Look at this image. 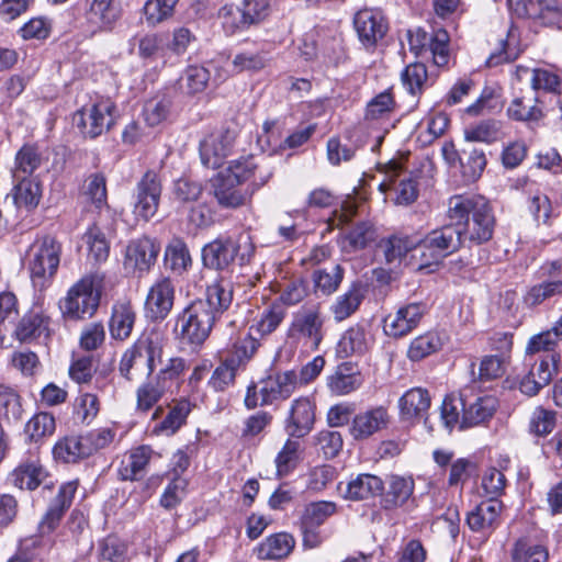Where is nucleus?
<instances>
[{"instance_id":"1","label":"nucleus","mask_w":562,"mask_h":562,"mask_svg":"<svg viewBox=\"0 0 562 562\" xmlns=\"http://www.w3.org/2000/svg\"><path fill=\"white\" fill-rule=\"evenodd\" d=\"M273 171L266 160L256 161L254 157L233 160L227 168L210 179V194L221 209L236 210L244 206L249 194L241 188L243 183L251 180L254 190L265 186Z\"/></svg>"},{"instance_id":"2","label":"nucleus","mask_w":562,"mask_h":562,"mask_svg":"<svg viewBox=\"0 0 562 562\" xmlns=\"http://www.w3.org/2000/svg\"><path fill=\"white\" fill-rule=\"evenodd\" d=\"M449 221H458L464 226V239L475 244L490 240L493 236L495 218L487 200L481 195L458 194L448 201Z\"/></svg>"},{"instance_id":"3","label":"nucleus","mask_w":562,"mask_h":562,"mask_svg":"<svg viewBox=\"0 0 562 562\" xmlns=\"http://www.w3.org/2000/svg\"><path fill=\"white\" fill-rule=\"evenodd\" d=\"M464 226L461 222L450 223L432 229L418 240V271L432 272L447 256L458 251L464 244Z\"/></svg>"},{"instance_id":"4","label":"nucleus","mask_w":562,"mask_h":562,"mask_svg":"<svg viewBox=\"0 0 562 562\" xmlns=\"http://www.w3.org/2000/svg\"><path fill=\"white\" fill-rule=\"evenodd\" d=\"M104 288L102 273H90L77 281L60 303L63 315L71 321H83L92 317L100 305Z\"/></svg>"},{"instance_id":"5","label":"nucleus","mask_w":562,"mask_h":562,"mask_svg":"<svg viewBox=\"0 0 562 562\" xmlns=\"http://www.w3.org/2000/svg\"><path fill=\"white\" fill-rule=\"evenodd\" d=\"M217 318L203 303L195 300L176 317L175 338L184 346L201 347L210 337Z\"/></svg>"},{"instance_id":"6","label":"nucleus","mask_w":562,"mask_h":562,"mask_svg":"<svg viewBox=\"0 0 562 562\" xmlns=\"http://www.w3.org/2000/svg\"><path fill=\"white\" fill-rule=\"evenodd\" d=\"M113 439L114 432L109 428L94 429L85 435L66 436L55 443L53 454L57 461L77 463L108 447Z\"/></svg>"},{"instance_id":"7","label":"nucleus","mask_w":562,"mask_h":562,"mask_svg":"<svg viewBox=\"0 0 562 562\" xmlns=\"http://www.w3.org/2000/svg\"><path fill=\"white\" fill-rule=\"evenodd\" d=\"M61 245L50 236L36 239L26 252L27 269L33 285L45 289L57 272L60 262Z\"/></svg>"},{"instance_id":"8","label":"nucleus","mask_w":562,"mask_h":562,"mask_svg":"<svg viewBox=\"0 0 562 562\" xmlns=\"http://www.w3.org/2000/svg\"><path fill=\"white\" fill-rule=\"evenodd\" d=\"M325 315L319 305L302 307L292 318L288 329V337L303 341L311 350H318L324 336Z\"/></svg>"},{"instance_id":"9","label":"nucleus","mask_w":562,"mask_h":562,"mask_svg":"<svg viewBox=\"0 0 562 562\" xmlns=\"http://www.w3.org/2000/svg\"><path fill=\"white\" fill-rule=\"evenodd\" d=\"M115 109L110 100H101L90 108L77 111L72 121L85 136L95 138L114 124Z\"/></svg>"},{"instance_id":"10","label":"nucleus","mask_w":562,"mask_h":562,"mask_svg":"<svg viewBox=\"0 0 562 562\" xmlns=\"http://www.w3.org/2000/svg\"><path fill=\"white\" fill-rule=\"evenodd\" d=\"M161 181L158 173L148 170L136 184L133 213L137 220L148 222L159 207L161 196Z\"/></svg>"},{"instance_id":"11","label":"nucleus","mask_w":562,"mask_h":562,"mask_svg":"<svg viewBox=\"0 0 562 562\" xmlns=\"http://www.w3.org/2000/svg\"><path fill=\"white\" fill-rule=\"evenodd\" d=\"M121 15L117 0H83V24L91 35L112 31Z\"/></svg>"},{"instance_id":"12","label":"nucleus","mask_w":562,"mask_h":562,"mask_svg":"<svg viewBox=\"0 0 562 562\" xmlns=\"http://www.w3.org/2000/svg\"><path fill=\"white\" fill-rule=\"evenodd\" d=\"M269 0H244L243 8L224 7L221 11L223 26L234 33L237 29H245L257 24L269 15Z\"/></svg>"},{"instance_id":"13","label":"nucleus","mask_w":562,"mask_h":562,"mask_svg":"<svg viewBox=\"0 0 562 562\" xmlns=\"http://www.w3.org/2000/svg\"><path fill=\"white\" fill-rule=\"evenodd\" d=\"M78 486V480L68 481L59 486L58 493L50 501L38 522L37 531L40 536L50 535L58 528L64 515L72 504Z\"/></svg>"},{"instance_id":"14","label":"nucleus","mask_w":562,"mask_h":562,"mask_svg":"<svg viewBox=\"0 0 562 562\" xmlns=\"http://www.w3.org/2000/svg\"><path fill=\"white\" fill-rule=\"evenodd\" d=\"M176 299V288L170 278L161 277L150 288L145 300L146 317L160 323L170 314Z\"/></svg>"},{"instance_id":"15","label":"nucleus","mask_w":562,"mask_h":562,"mask_svg":"<svg viewBox=\"0 0 562 562\" xmlns=\"http://www.w3.org/2000/svg\"><path fill=\"white\" fill-rule=\"evenodd\" d=\"M160 247L149 237L131 240L126 246L123 267L127 272L143 274L155 265Z\"/></svg>"},{"instance_id":"16","label":"nucleus","mask_w":562,"mask_h":562,"mask_svg":"<svg viewBox=\"0 0 562 562\" xmlns=\"http://www.w3.org/2000/svg\"><path fill=\"white\" fill-rule=\"evenodd\" d=\"M427 306L423 302L408 303L401 306L394 314H389L384 319L386 335L397 338L409 334L420 323Z\"/></svg>"},{"instance_id":"17","label":"nucleus","mask_w":562,"mask_h":562,"mask_svg":"<svg viewBox=\"0 0 562 562\" xmlns=\"http://www.w3.org/2000/svg\"><path fill=\"white\" fill-rule=\"evenodd\" d=\"M314 423V404L307 397H300L291 404L289 415L284 422V430L289 437L301 439L313 430Z\"/></svg>"},{"instance_id":"18","label":"nucleus","mask_w":562,"mask_h":562,"mask_svg":"<svg viewBox=\"0 0 562 562\" xmlns=\"http://www.w3.org/2000/svg\"><path fill=\"white\" fill-rule=\"evenodd\" d=\"M239 252V244L232 237H220L202 249V262L207 269L223 271L231 267Z\"/></svg>"},{"instance_id":"19","label":"nucleus","mask_w":562,"mask_h":562,"mask_svg":"<svg viewBox=\"0 0 562 562\" xmlns=\"http://www.w3.org/2000/svg\"><path fill=\"white\" fill-rule=\"evenodd\" d=\"M353 25L360 42L367 48L374 47L387 31L384 16L374 10H360L356 13Z\"/></svg>"},{"instance_id":"20","label":"nucleus","mask_w":562,"mask_h":562,"mask_svg":"<svg viewBox=\"0 0 562 562\" xmlns=\"http://www.w3.org/2000/svg\"><path fill=\"white\" fill-rule=\"evenodd\" d=\"M502 510L499 499L482 501L468 514L467 524L472 531L488 537L498 526Z\"/></svg>"},{"instance_id":"21","label":"nucleus","mask_w":562,"mask_h":562,"mask_svg":"<svg viewBox=\"0 0 562 562\" xmlns=\"http://www.w3.org/2000/svg\"><path fill=\"white\" fill-rule=\"evenodd\" d=\"M296 385L297 375L292 370L270 375L262 381V386L259 391L261 396L260 405H268L279 400H286L294 392Z\"/></svg>"},{"instance_id":"22","label":"nucleus","mask_w":562,"mask_h":562,"mask_svg":"<svg viewBox=\"0 0 562 562\" xmlns=\"http://www.w3.org/2000/svg\"><path fill=\"white\" fill-rule=\"evenodd\" d=\"M387 424V411L379 406L355 415L349 431L355 440H363L385 428Z\"/></svg>"},{"instance_id":"23","label":"nucleus","mask_w":562,"mask_h":562,"mask_svg":"<svg viewBox=\"0 0 562 562\" xmlns=\"http://www.w3.org/2000/svg\"><path fill=\"white\" fill-rule=\"evenodd\" d=\"M149 446H139L125 454L119 469L120 479L123 481H139L148 470L149 462L154 456Z\"/></svg>"},{"instance_id":"24","label":"nucleus","mask_w":562,"mask_h":562,"mask_svg":"<svg viewBox=\"0 0 562 562\" xmlns=\"http://www.w3.org/2000/svg\"><path fill=\"white\" fill-rule=\"evenodd\" d=\"M48 477L47 471L41 464L40 460L32 459L22 462L11 473V481L14 486L21 490L33 491L41 484H44L45 488H50L52 483H47Z\"/></svg>"},{"instance_id":"25","label":"nucleus","mask_w":562,"mask_h":562,"mask_svg":"<svg viewBox=\"0 0 562 562\" xmlns=\"http://www.w3.org/2000/svg\"><path fill=\"white\" fill-rule=\"evenodd\" d=\"M363 382L357 364L342 362L327 378V386L333 394L347 395L361 386Z\"/></svg>"},{"instance_id":"26","label":"nucleus","mask_w":562,"mask_h":562,"mask_svg":"<svg viewBox=\"0 0 562 562\" xmlns=\"http://www.w3.org/2000/svg\"><path fill=\"white\" fill-rule=\"evenodd\" d=\"M507 115L517 122H538L544 116L543 103L537 92L529 90L513 99Z\"/></svg>"},{"instance_id":"27","label":"nucleus","mask_w":562,"mask_h":562,"mask_svg":"<svg viewBox=\"0 0 562 562\" xmlns=\"http://www.w3.org/2000/svg\"><path fill=\"white\" fill-rule=\"evenodd\" d=\"M233 137L228 132L211 135L200 144L201 161L206 168L221 167L223 159L229 154Z\"/></svg>"},{"instance_id":"28","label":"nucleus","mask_w":562,"mask_h":562,"mask_svg":"<svg viewBox=\"0 0 562 562\" xmlns=\"http://www.w3.org/2000/svg\"><path fill=\"white\" fill-rule=\"evenodd\" d=\"M50 317L41 312H29L18 322L13 337L22 344H30L42 335L49 336Z\"/></svg>"},{"instance_id":"29","label":"nucleus","mask_w":562,"mask_h":562,"mask_svg":"<svg viewBox=\"0 0 562 562\" xmlns=\"http://www.w3.org/2000/svg\"><path fill=\"white\" fill-rule=\"evenodd\" d=\"M430 396L426 389L413 387L404 393L400 398L401 416L405 420L425 418V425L428 418L425 417L430 407Z\"/></svg>"},{"instance_id":"30","label":"nucleus","mask_w":562,"mask_h":562,"mask_svg":"<svg viewBox=\"0 0 562 562\" xmlns=\"http://www.w3.org/2000/svg\"><path fill=\"white\" fill-rule=\"evenodd\" d=\"M195 301L203 303L218 319L233 302L232 284L224 279L217 280L206 288L205 299H196Z\"/></svg>"},{"instance_id":"31","label":"nucleus","mask_w":562,"mask_h":562,"mask_svg":"<svg viewBox=\"0 0 562 562\" xmlns=\"http://www.w3.org/2000/svg\"><path fill=\"white\" fill-rule=\"evenodd\" d=\"M378 248L383 252L387 263L400 261L409 251H415L413 258L418 259L417 236L393 235L381 239Z\"/></svg>"},{"instance_id":"32","label":"nucleus","mask_w":562,"mask_h":562,"mask_svg":"<svg viewBox=\"0 0 562 562\" xmlns=\"http://www.w3.org/2000/svg\"><path fill=\"white\" fill-rule=\"evenodd\" d=\"M497 401L493 396L477 397L468 406L462 405L461 429L481 425L491 419L496 412Z\"/></svg>"},{"instance_id":"33","label":"nucleus","mask_w":562,"mask_h":562,"mask_svg":"<svg viewBox=\"0 0 562 562\" xmlns=\"http://www.w3.org/2000/svg\"><path fill=\"white\" fill-rule=\"evenodd\" d=\"M295 540L288 532H278L267 537L257 548L261 560H279L286 558L293 550Z\"/></svg>"},{"instance_id":"34","label":"nucleus","mask_w":562,"mask_h":562,"mask_svg":"<svg viewBox=\"0 0 562 562\" xmlns=\"http://www.w3.org/2000/svg\"><path fill=\"white\" fill-rule=\"evenodd\" d=\"M382 491L383 482L379 476L362 473L348 482L344 496L350 501H363L381 494Z\"/></svg>"},{"instance_id":"35","label":"nucleus","mask_w":562,"mask_h":562,"mask_svg":"<svg viewBox=\"0 0 562 562\" xmlns=\"http://www.w3.org/2000/svg\"><path fill=\"white\" fill-rule=\"evenodd\" d=\"M136 313L130 303H119L112 308L110 319V334L116 340H125L130 337L134 324Z\"/></svg>"},{"instance_id":"36","label":"nucleus","mask_w":562,"mask_h":562,"mask_svg":"<svg viewBox=\"0 0 562 562\" xmlns=\"http://www.w3.org/2000/svg\"><path fill=\"white\" fill-rule=\"evenodd\" d=\"M363 297L364 294L361 283H352L330 306V312L335 321L342 322L350 317L359 308Z\"/></svg>"},{"instance_id":"37","label":"nucleus","mask_w":562,"mask_h":562,"mask_svg":"<svg viewBox=\"0 0 562 562\" xmlns=\"http://www.w3.org/2000/svg\"><path fill=\"white\" fill-rule=\"evenodd\" d=\"M165 266L178 276H182L192 266V258L187 244L180 238H173L165 250Z\"/></svg>"},{"instance_id":"38","label":"nucleus","mask_w":562,"mask_h":562,"mask_svg":"<svg viewBox=\"0 0 562 562\" xmlns=\"http://www.w3.org/2000/svg\"><path fill=\"white\" fill-rule=\"evenodd\" d=\"M260 346L259 339L249 333L247 336L238 338L232 346L227 357L224 359L236 370L244 369L252 359Z\"/></svg>"},{"instance_id":"39","label":"nucleus","mask_w":562,"mask_h":562,"mask_svg":"<svg viewBox=\"0 0 562 562\" xmlns=\"http://www.w3.org/2000/svg\"><path fill=\"white\" fill-rule=\"evenodd\" d=\"M414 491V481L409 477L392 475L390 477L389 487L382 498L385 509L400 507L406 503Z\"/></svg>"},{"instance_id":"40","label":"nucleus","mask_w":562,"mask_h":562,"mask_svg":"<svg viewBox=\"0 0 562 562\" xmlns=\"http://www.w3.org/2000/svg\"><path fill=\"white\" fill-rule=\"evenodd\" d=\"M302 445L299 439L289 437L276 457L274 463L279 477L290 474L300 463Z\"/></svg>"},{"instance_id":"41","label":"nucleus","mask_w":562,"mask_h":562,"mask_svg":"<svg viewBox=\"0 0 562 562\" xmlns=\"http://www.w3.org/2000/svg\"><path fill=\"white\" fill-rule=\"evenodd\" d=\"M368 349L366 331L361 326H352L341 336L337 345V353L341 358L363 355Z\"/></svg>"},{"instance_id":"42","label":"nucleus","mask_w":562,"mask_h":562,"mask_svg":"<svg viewBox=\"0 0 562 562\" xmlns=\"http://www.w3.org/2000/svg\"><path fill=\"white\" fill-rule=\"evenodd\" d=\"M133 346L144 347L147 351V357L137 358L136 372L139 374H144L146 376H150L155 370L156 361H161L162 357V345L156 338L153 337H142L139 338Z\"/></svg>"},{"instance_id":"43","label":"nucleus","mask_w":562,"mask_h":562,"mask_svg":"<svg viewBox=\"0 0 562 562\" xmlns=\"http://www.w3.org/2000/svg\"><path fill=\"white\" fill-rule=\"evenodd\" d=\"M14 202L19 207L33 209L37 206L42 190L41 184L30 177L14 179Z\"/></svg>"},{"instance_id":"44","label":"nucleus","mask_w":562,"mask_h":562,"mask_svg":"<svg viewBox=\"0 0 562 562\" xmlns=\"http://www.w3.org/2000/svg\"><path fill=\"white\" fill-rule=\"evenodd\" d=\"M376 238L374 226L368 221L358 222L344 236V243L350 251L364 249Z\"/></svg>"},{"instance_id":"45","label":"nucleus","mask_w":562,"mask_h":562,"mask_svg":"<svg viewBox=\"0 0 562 562\" xmlns=\"http://www.w3.org/2000/svg\"><path fill=\"white\" fill-rule=\"evenodd\" d=\"M508 5L517 16L533 20L546 19L548 13L557 10L544 0H508Z\"/></svg>"},{"instance_id":"46","label":"nucleus","mask_w":562,"mask_h":562,"mask_svg":"<svg viewBox=\"0 0 562 562\" xmlns=\"http://www.w3.org/2000/svg\"><path fill=\"white\" fill-rule=\"evenodd\" d=\"M344 268L340 265H335L330 269H319L313 272V281L316 292L323 295H330L337 291L342 279Z\"/></svg>"},{"instance_id":"47","label":"nucleus","mask_w":562,"mask_h":562,"mask_svg":"<svg viewBox=\"0 0 562 562\" xmlns=\"http://www.w3.org/2000/svg\"><path fill=\"white\" fill-rule=\"evenodd\" d=\"M186 368V361L182 358H171L168 360L166 366L158 372L155 378V382L160 386L161 390L172 392L173 389H178L180 383L181 374Z\"/></svg>"},{"instance_id":"48","label":"nucleus","mask_w":562,"mask_h":562,"mask_svg":"<svg viewBox=\"0 0 562 562\" xmlns=\"http://www.w3.org/2000/svg\"><path fill=\"white\" fill-rule=\"evenodd\" d=\"M441 346L442 342L438 334L428 331L411 342L407 356L411 360L418 361L438 351Z\"/></svg>"},{"instance_id":"49","label":"nucleus","mask_w":562,"mask_h":562,"mask_svg":"<svg viewBox=\"0 0 562 562\" xmlns=\"http://www.w3.org/2000/svg\"><path fill=\"white\" fill-rule=\"evenodd\" d=\"M41 157L32 146H23L15 155V167L12 171L13 179L27 178L40 167Z\"/></svg>"},{"instance_id":"50","label":"nucleus","mask_w":562,"mask_h":562,"mask_svg":"<svg viewBox=\"0 0 562 562\" xmlns=\"http://www.w3.org/2000/svg\"><path fill=\"white\" fill-rule=\"evenodd\" d=\"M285 317V310L280 304H272L266 308L260 319L250 327V333L263 337L273 333Z\"/></svg>"},{"instance_id":"51","label":"nucleus","mask_w":562,"mask_h":562,"mask_svg":"<svg viewBox=\"0 0 562 562\" xmlns=\"http://www.w3.org/2000/svg\"><path fill=\"white\" fill-rule=\"evenodd\" d=\"M178 2L179 0H147L143 8L147 24L155 26L171 18Z\"/></svg>"},{"instance_id":"52","label":"nucleus","mask_w":562,"mask_h":562,"mask_svg":"<svg viewBox=\"0 0 562 562\" xmlns=\"http://www.w3.org/2000/svg\"><path fill=\"white\" fill-rule=\"evenodd\" d=\"M514 562H548V549L540 544H530L525 539L516 541L512 550Z\"/></svg>"},{"instance_id":"53","label":"nucleus","mask_w":562,"mask_h":562,"mask_svg":"<svg viewBox=\"0 0 562 562\" xmlns=\"http://www.w3.org/2000/svg\"><path fill=\"white\" fill-rule=\"evenodd\" d=\"M83 239L89 248V256L95 262H103L108 259L110 245L104 233L97 225H92L83 235Z\"/></svg>"},{"instance_id":"54","label":"nucleus","mask_w":562,"mask_h":562,"mask_svg":"<svg viewBox=\"0 0 562 562\" xmlns=\"http://www.w3.org/2000/svg\"><path fill=\"white\" fill-rule=\"evenodd\" d=\"M337 506L333 502L321 501L308 504L301 517V521L311 527L322 526L325 520L336 513Z\"/></svg>"},{"instance_id":"55","label":"nucleus","mask_w":562,"mask_h":562,"mask_svg":"<svg viewBox=\"0 0 562 562\" xmlns=\"http://www.w3.org/2000/svg\"><path fill=\"white\" fill-rule=\"evenodd\" d=\"M554 295H562V279L531 286L524 296V303L533 307Z\"/></svg>"},{"instance_id":"56","label":"nucleus","mask_w":562,"mask_h":562,"mask_svg":"<svg viewBox=\"0 0 562 562\" xmlns=\"http://www.w3.org/2000/svg\"><path fill=\"white\" fill-rule=\"evenodd\" d=\"M100 401L92 393H82L74 402V417L82 424L89 425L99 414Z\"/></svg>"},{"instance_id":"57","label":"nucleus","mask_w":562,"mask_h":562,"mask_svg":"<svg viewBox=\"0 0 562 562\" xmlns=\"http://www.w3.org/2000/svg\"><path fill=\"white\" fill-rule=\"evenodd\" d=\"M55 418L49 413L35 414L25 425V435L31 441L37 442L45 436H50L55 431Z\"/></svg>"},{"instance_id":"58","label":"nucleus","mask_w":562,"mask_h":562,"mask_svg":"<svg viewBox=\"0 0 562 562\" xmlns=\"http://www.w3.org/2000/svg\"><path fill=\"white\" fill-rule=\"evenodd\" d=\"M401 79L411 94H419L428 79L427 68L423 63L411 64L403 70Z\"/></svg>"},{"instance_id":"59","label":"nucleus","mask_w":562,"mask_h":562,"mask_svg":"<svg viewBox=\"0 0 562 562\" xmlns=\"http://www.w3.org/2000/svg\"><path fill=\"white\" fill-rule=\"evenodd\" d=\"M171 100L167 97H156L148 100L143 109V115L149 126H157L170 114Z\"/></svg>"},{"instance_id":"60","label":"nucleus","mask_w":562,"mask_h":562,"mask_svg":"<svg viewBox=\"0 0 562 562\" xmlns=\"http://www.w3.org/2000/svg\"><path fill=\"white\" fill-rule=\"evenodd\" d=\"M191 411L188 401H180L172 406L157 429L168 435H173L186 422Z\"/></svg>"},{"instance_id":"61","label":"nucleus","mask_w":562,"mask_h":562,"mask_svg":"<svg viewBox=\"0 0 562 562\" xmlns=\"http://www.w3.org/2000/svg\"><path fill=\"white\" fill-rule=\"evenodd\" d=\"M449 34L446 30H437L431 33V40L427 52L431 54L434 64L443 67L449 61Z\"/></svg>"},{"instance_id":"62","label":"nucleus","mask_w":562,"mask_h":562,"mask_svg":"<svg viewBox=\"0 0 562 562\" xmlns=\"http://www.w3.org/2000/svg\"><path fill=\"white\" fill-rule=\"evenodd\" d=\"M499 122L487 120L465 130L464 137L468 142H483L491 144L499 137Z\"/></svg>"},{"instance_id":"63","label":"nucleus","mask_w":562,"mask_h":562,"mask_svg":"<svg viewBox=\"0 0 562 562\" xmlns=\"http://www.w3.org/2000/svg\"><path fill=\"white\" fill-rule=\"evenodd\" d=\"M99 555L108 562H125L127 544L117 537L109 536L99 543Z\"/></svg>"},{"instance_id":"64","label":"nucleus","mask_w":562,"mask_h":562,"mask_svg":"<svg viewBox=\"0 0 562 562\" xmlns=\"http://www.w3.org/2000/svg\"><path fill=\"white\" fill-rule=\"evenodd\" d=\"M481 486L488 499H498L504 493L506 477L502 471L496 468H490L482 476Z\"/></svg>"}]
</instances>
